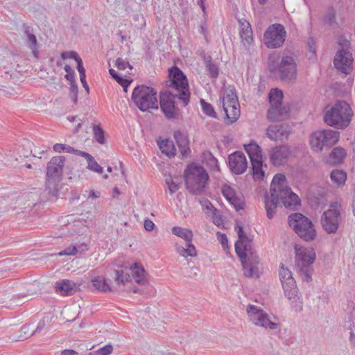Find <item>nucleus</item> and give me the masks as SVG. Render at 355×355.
<instances>
[{
	"instance_id": "40",
	"label": "nucleus",
	"mask_w": 355,
	"mask_h": 355,
	"mask_svg": "<svg viewBox=\"0 0 355 355\" xmlns=\"http://www.w3.org/2000/svg\"><path fill=\"white\" fill-rule=\"evenodd\" d=\"M53 148L54 151L58 153L66 152L68 153L75 154L79 156H80V153L83 152L82 150L75 149L73 147L70 146L69 145L62 144H55L53 146Z\"/></svg>"
},
{
	"instance_id": "27",
	"label": "nucleus",
	"mask_w": 355,
	"mask_h": 355,
	"mask_svg": "<svg viewBox=\"0 0 355 355\" xmlns=\"http://www.w3.org/2000/svg\"><path fill=\"white\" fill-rule=\"evenodd\" d=\"M244 148L248 153L250 161L263 157L262 150L256 142L251 141L250 144L244 145Z\"/></svg>"
},
{
	"instance_id": "41",
	"label": "nucleus",
	"mask_w": 355,
	"mask_h": 355,
	"mask_svg": "<svg viewBox=\"0 0 355 355\" xmlns=\"http://www.w3.org/2000/svg\"><path fill=\"white\" fill-rule=\"evenodd\" d=\"M286 181V177L282 173H277L273 177L270 188L273 186L276 189L277 191L280 193V191H284L285 187L283 186V183Z\"/></svg>"
},
{
	"instance_id": "55",
	"label": "nucleus",
	"mask_w": 355,
	"mask_h": 355,
	"mask_svg": "<svg viewBox=\"0 0 355 355\" xmlns=\"http://www.w3.org/2000/svg\"><path fill=\"white\" fill-rule=\"evenodd\" d=\"M217 238L220 242L224 250L228 248V240L227 236L221 232H217Z\"/></svg>"
},
{
	"instance_id": "5",
	"label": "nucleus",
	"mask_w": 355,
	"mask_h": 355,
	"mask_svg": "<svg viewBox=\"0 0 355 355\" xmlns=\"http://www.w3.org/2000/svg\"><path fill=\"white\" fill-rule=\"evenodd\" d=\"M295 251V268L297 274L301 277L303 282H311L313 272L312 264L316 258L314 249L296 245Z\"/></svg>"
},
{
	"instance_id": "63",
	"label": "nucleus",
	"mask_w": 355,
	"mask_h": 355,
	"mask_svg": "<svg viewBox=\"0 0 355 355\" xmlns=\"http://www.w3.org/2000/svg\"><path fill=\"white\" fill-rule=\"evenodd\" d=\"M252 33V29L249 26L245 30L243 29L242 32H241V37H243V35H244L245 40L246 41H248V38L252 39V37H251Z\"/></svg>"
},
{
	"instance_id": "22",
	"label": "nucleus",
	"mask_w": 355,
	"mask_h": 355,
	"mask_svg": "<svg viewBox=\"0 0 355 355\" xmlns=\"http://www.w3.org/2000/svg\"><path fill=\"white\" fill-rule=\"evenodd\" d=\"M173 137L181 155L183 157H187L191 153L188 137L180 130L175 131L173 134Z\"/></svg>"
},
{
	"instance_id": "52",
	"label": "nucleus",
	"mask_w": 355,
	"mask_h": 355,
	"mask_svg": "<svg viewBox=\"0 0 355 355\" xmlns=\"http://www.w3.org/2000/svg\"><path fill=\"white\" fill-rule=\"evenodd\" d=\"M115 65L119 70H124L126 67H128L130 69H132V66L128 61H125L121 58L116 60Z\"/></svg>"
},
{
	"instance_id": "16",
	"label": "nucleus",
	"mask_w": 355,
	"mask_h": 355,
	"mask_svg": "<svg viewBox=\"0 0 355 355\" xmlns=\"http://www.w3.org/2000/svg\"><path fill=\"white\" fill-rule=\"evenodd\" d=\"M247 313L248 314L250 320L254 324L275 329L277 327V324L270 321L268 315L263 312V311L257 308L254 305H249L247 308Z\"/></svg>"
},
{
	"instance_id": "34",
	"label": "nucleus",
	"mask_w": 355,
	"mask_h": 355,
	"mask_svg": "<svg viewBox=\"0 0 355 355\" xmlns=\"http://www.w3.org/2000/svg\"><path fill=\"white\" fill-rule=\"evenodd\" d=\"M162 153L166 155L168 157H173L176 154V149L172 141L168 139L162 140L158 142Z\"/></svg>"
},
{
	"instance_id": "21",
	"label": "nucleus",
	"mask_w": 355,
	"mask_h": 355,
	"mask_svg": "<svg viewBox=\"0 0 355 355\" xmlns=\"http://www.w3.org/2000/svg\"><path fill=\"white\" fill-rule=\"evenodd\" d=\"M79 285L71 280L62 279L55 283V291L62 296H70L78 290Z\"/></svg>"
},
{
	"instance_id": "51",
	"label": "nucleus",
	"mask_w": 355,
	"mask_h": 355,
	"mask_svg": "<svg viewBox=\"0 0 355 355\" xmlns=\"http://www.w3.org/2000/svg\"><path fill=\"white\" fill-rule=\"evenodd\" d=\"M165 182L168 186L171 194H173L180 188V184L174 181L171 176L167 177L165 180Z\"/></svg>"
},
{
	"instance_id": "30",
	"label": "nucleus",
	"mask_w": 355,
	"mask_h": 355,
	"mask_svg": "<svg viewBox=\"0 0 355 355\" xmlns=\"http://www.w3.org/2000/svg\"><path fill=\"white\" fill-rule=\"evenodd\" d=\"M282 284L284 291L285 295L288 299L293 298V296L297 295L298 288L294 279H288V282H282Z\"/></svg>"
},
{
	"instance_id": "32",
	"label": "nucleus",
	"mask_w": 355,
	"mask_h": 355,
	"mask_svg": "<svg viewBox=\"0 0 355 355\" xmlns=\"http://www.w3.org/2000/svg\"><path fill=\"white\" fill-rule=\"evenodd\" d=\"M239 102L236 89L234 86L229 85L224 92V96L222 98V103L231 104Z\"/></svg>"
},
{
	"instance_id": "1",
	"label": "nucleus",
	"mask_w": 355,
	"mask_h": 355,
	"mask_svg": "<svg viewBox=\"0 0 355 355\" xmlns=\"http://www.w3.org/2000/svg\"><path fill=\"white\" fill-rule=\"evenodd\" d=\"M235 229L237 230L238 234V241L235 243V252L241 262L244 275L247 277H259L257 265L259 263V259L252 249V241L244 232L240 223H236Z\"/></svg>"
},
{
	"instance_id": "10",
	"label": "nucleus",
	"mask_w": 355,
	"mask_h": 355,
	"mask_svg": "<svg viewBox=\"0 0 355 355\" xmlns=\"http://www.w3.org/2000/svg\"><path fill=\"white\" fill-rule=\"evenodd\" d=\"M340 134L332 130H318L310 136V145L315 152H320L324 147L334 145L339 139Z\"/></svg>"
},
{
	"instance_id": "42",
	"label": "nucleus",
	"mask_w": 355,
	"mask_h": 355,
	"mask_svg": "<svg viewBox=\"0 0 355 355\" xmlns=\"http://www.w3.org/2000/svg\"><path fill=\"white\" fill-rule=\"evenodd\" d=\"M200 103L201 105L202 110L205 114L214 119L217 118V114L210 103H207L203 98H200Z\"/></svg>"
},
{
	"instance_id": "33",
	"label": "nucleus",
	"mask_w": 355,
	"mask_h": 355,
	"mask_svg": "<svg viewBox=\"0 0 355 355\" xmlns=\"http://www.w3.org/2000/svg\"><path fill=\"white\" fill-rule=\"evenodd\" d=\"M252 169L254 180H262L264 178V171H263V157L251 160Z\"/></svg>"
},
{
	"instance_id": "7",
	"label": "nucleus",
	"mask_w": 355,
	"mask_h": 355,
	"mask_svg": "<svg viewBox=\"0 0 355 355\" xmlns=\"http://www.w3.org/2000/svg\"><path fill=\"white\" fill-rule=\"evenodd\" d=\"M64 161V156H55L47 164L46 191L50 197L56 198L58 196V184L62 178Z\"/></svg>"
},
{
	"instance_id": "18",
	"label": "nucleus",
	"mask_w": 355,
	"mask_h": 355,
	"mask_svg": "<svg viewBox=\"0 0 355 355\" xmlns=\"http://www.w3.org/2000/svg\"><path fill=\"white\" fill-rule=\"evenodd\" d=\"M291 132V128L286 123L270 125L266 130V135L271 140L284 141Z\"/></svg>"
},
{
	"instance_id": "25",
	"label": "nucleus",
	"mask_w": 355,
	"mask_h": 355,
	"mask_svg": "<svg viewBox=\"0 0 355 355\" xmlns=\"http://www.w3.org/2000/svg\"><path fill=\"white\" fill-rule=\"evenodd\" d=\"M347 156L346 150L342 147L334 148L329 154V162L333 165H338L343 163Z\"/></svg>"
},
{
	"instance_id": "17",
	"label": "nucleus",
	"mask_w": 355,
	"mask_h": 355,
	"mask_svg": "<svg viewBox=\"0 0 355 355\" xmlns=\"http://www.w3.org/2000/svg\"><path fill=\"white\" fill-rule=\"evenodd\" d=\"M228 164L231 171L236 175L243 174L248 167L245 155L241 151H235L228 156Z\"/></svg>"
},
{
	"instance_id": "59",
	"label": "nucleus",
	"mask_w": 355,
	"mask_h": 355,
	"mask_svg": "<svg viewBox=\"0 0 355 355\" xmlns=\"http://www.w3.org/2000/svg\"><path fill=\"white\" fill-rule=\"evenodd\" d=\"M45 322L44 320H40L38 322L36 329L33 331H31V334L30 335H33L37 333H40L45 327Z\"/></svg>"
},
{
	"instance_id": "24",
	"label": "nucleus",
	"mask_w": 355,
	"mask_h": 355,
	"mask_svg": "<svg viewBox=\"0 0 355 355\" xmlns=\"http://www.w3.org/2000/svg\"><path fill=\"white\" fill-rule=\"evenodd\" d=\"M132 275L135 282L139 284H145L147 282L146 279V270L139 263L135 262L130 266Z\"/></svg>"
},
{
	"instance_id": "19",
	"label": "nucleus",
	"mask_w": 355,
	"mask_h": 355,
	"mask_svg": "<svg viewBox=\"0 0 355 355\" xmlns=\"http://www.w3.org/2000/svg\"><path fill=\"white\" fill-rule=\"evenodd\" d=\"M291 154V150L287 145H281L272 148L269 153L271 163L275 166L284 164Z\"/></svg>"
},
{
	"instance_id": "60",
	"label": "nucleus",
	"mask_w": 355,
	"mask_h": 355,
	"mask_svg": "<svg viewBox=\"0 0 355 355\" xmlns=\"http://www.w3.org/2000/svg\"><path fill=\"white\" fill-rule=\"evenodd\" d=\"M144 226L145 230L148 232L152 231L155 227V223L151 220H150L148 218H146L144 220Z\"/></svg>"
},
{
	"instance_id": "46",
	"label": "nucleus",
	"mask_w": 355,
	"mask_h": 355,
	"mask_svg": "<svg viewBox=\"0 0 355 355\" xmlns=\"http://www.w3.org/2000/svg\"><path fill=\"white\" fill-rule=\"evenodd\" d=\"M114 272L115 274L114 281L117 284H124L125 282H129L130 275L124 273L123 270H115Z\"/></svg>"
},
{
	"instance_id": "11",
	"label": "nucleus",
	"mask_w": 355,
	"mask_h": 355,
	"mask_svg": "<svg viewBox=\"0 0 355 355\" xmlns=\"http://www.w3.org/2000/svg\"><path fill=\"white\" fill-rule=\"evenodd\" d=\"M269 69L271 73H277L279 78L285 82L295 81L297 78V65L291 56H283L278 66L270 64Z\"/></svg>"
},
{
	"instance_id": "26",
	"label": "nucleus",
	"mask_w": 355,
	"mask_h": 355,
	"mask_svg": "<svg viewBox=\"0 0 355 355\" xmlns=\"http://www.w3.org/2000/svg\"><path fill=\"white\" fill-rule=\"evenodd\" d=\"M347 178V173L342 169H333L330 173L331 181L338 187L345 184Z\"/></svg>"
},
{
	"instance_id": "28",
	"label": "nucleus",
	"mask_w": 355,
	"mask_h": 355,
	"mask_svg": "<svg viewBox=\"0 0 355 355\" xmlns=\"http://www.w3.org/2000/svg\"><path fill=\"white\" fill-rule=\"evenodd\" d=\"M175 250L180 256L184 257H194L197 256V251L191 241L186 242V248L181 245H176Z\"/></svg>"
},
{
	"instance_id": "58",
	"label": "nucleus",
	"mask_w": 355,
	"mask_h": 355,
	"mask_svg": "<svg viewBox=\"0 0 355 355\" xmlns=\"http://www.w3.org/2000/svg\"><path fill=\"white\" fill-rule=\"evenodd\" d=\"M30 325H24L21 329V337L22 339H26L27 338L31 336L32 335H30L31 334V331H30Z\"/></svg>"
},
{
	"instance_id": "13",
	"label": "nucleus",
	"mask_w": 355,
	"mask_h": 355,
	"mask_svg": "<svg viewBox=\"0 0 355 355\" xmlns=\"http://www.w3.org/2000/svg\"><path fill=\"white\" fill-rule=\"evenodd\" d=\"M178 98V94H174L168 90L159 92L160 109L164 116L168 120L178 119L181 115L180 108L175 105V99Z\"/></svg>"
},
{
	"instance_id": "48",
	"label": "nucleus",
	"mask_w": 355,
	"mask_h": 355,
	"mask_svg": "<svg viewBox=\"0 0 355 355\" xmlns=\"http://www.w3.org/2000/svg\"><path fill=\"white\" fill-rule=\"evenodd\" d=\"M293 298L288 299L291 304L294 311L297 313L301 312L303 310V302L300 300L298 295L293 296Z\"/></svg>"
},
{
	"instance_id": "36",
	"label": "nucleus",
	"mask_w": 355,
	"mask_h": 355,
	"mask_svg": "<svg viewBox=\"0 0 355 355\" xmlns=\"http://www.w3.org/2000/svg\"><path fill=\"white\" fill-rule=\"evenodd\" d=\"M172 233L183 239L186 242L192 241L193 232L189 229L176 226L172 228Z\"/></svg>"
},
{
	"instance_id": "37",
	"label": "nucleus",
	"mask_w": 355,
	"mask_h": 355,
	"mask_svg": "<svg viewBox=\"0 0 355 355\" xmlns=\"http://www.w3.org/2000/svg\"><path fill=\"white\" fill-rule=\"evenodd\" d=\"M322 21L324 24H327L329 26L337 25L336 20V11L333 6H329L323 15Z\"/></svg>"
},
{
	"instance_id": "50",
	"label": "nucleus",
	"mask_w": 355,
	"mask_h": 355,
	"mask_svg": "<svg viewBox=\"0 0 355 355\" xmlns=\"http://www.w3.org/2000/svg\"><path fill=\"white\" fill-rule=\"evenodd\" d=\"M205 68L211 78H217L219 74V70L218 66L215 63H208L207 65L205 66Z\"/></svg>"
},
{
	"instance_id": "31",
	"label": "nucleus",
	"mask_w": 355,
	"mask_h": 355,
	"mask_svg": "<svg viewBox=\"0 0 355 355\" xmlns=\"http://www.w3.org/2000/svg\"><path fill=\"white\" fill-rule=\"evenodd\" d=\"M80 156L85 157L87 162V168L92 171L96 172L97 173L101 174L103 172V168L94 159V157L89 153L83 151L80 153Z\"/></svg>"
},
{
	"instance_id": "4",
	"label": "nucleus",
	"mask_w": 355,
	"mask_h": 355,
	"mask_svg": "<svg viewBox=\"0 0 355 355\" xmlns=\"http://www.w3.org/2000/svg\"><path fill=\"white\" fill-rule=\"evenodd\" d=\"M353 111L346 101H338L324 116V121L329 126L345 129L350 123Z\"/></svg>"
},
{
	"instance_id": "43",
	"label": "nucleus",
	"mask_w": 355,
	"mask_h": 355,
	"mask_svg": "<svg viewBox=\"0 0 355 355\" xmlns=\"http://www.w3.org/2000/svg\"><path fill=\"white\" fill-rule=\"evenodd\" d=\"M203 160L211 168H219L217 159L210 151H205L202 153Z\"/></svg>"
},
{
	"instance_id": "49",
	"label": "nucleus",
	"mask_w": 355,
	"mask_h": 355,
	"mask_svg": "<svg viewBox=\"0 0 355 355\" xmlns=\"http://www.w3.org/2000/svg\"><path fill=\"white\" fill-rule=\"evenodd\" d=\"M279 279L281 282H288L290 279H294L290 270L284 267V264L281 263V269L279 270Z\"/></svg>"
},
{
	"instance_id": "54",
	"label": "nucleus",
	"mask_w": 355,
	"mask_h": 355,
	"mask_svg": "<svg viewBox=\"0 0 355 355\" xmlns=\"http://www.w3.org/2000/svg\"><path fill=\"white\" fill-rule=\"evenodd\" d=\"M61 57L64 60H66L67 58H71V59H73L75 61L76 60V59H78V58H80L78 54L76 51H73L62 52L61 53Z\"/></svg>"
},
{
	"instance_id": "56",
	"label": "nucleus",
	"mask_w": 355,
	"mask_h": 355,
	"mask_svg": "<svg viewBox=\"0 0 355 355\" xmlns=\"http://www.w3.org/2000/svg\"><path fill=\"white\" fill-rule=\"evenodd\" d=\"M113 351V347L111 345H106L98 349L97 353L100 355H109Z\"/></svg>"
},
{
	"instance_id": "35",
	"label": "nucleus",
	"mask_w": 355,
	"mask_h": 355,
	"mask_svg": "<svg viewBox=\"0 0 355 355\" xmlns=\"http://www.w3.org/2000/svg\"><path fill=\"white\" fill-rule=\"evenodd\" d=\"M92 286L98 291L107 293L112 291V288L107 284L105 277L98 276L92 279Z\"/></svg>"
},
{
	"instance_id": "62",
	"label": "nucleus",
	"mask_w": 355,
	"mask_h": 355,
	"mask_svg": "<svg viewBox=\"0 0 355 355\" xmlns=\"http://www.w3.org/2000/svg\"><path fill=\"white\" fill-rule=\"evenodd\" d=\"M307 44H308L309 51L313 53H315V41L313 37H310L308 39Z\"/></svg>"
},
{
	"instance_id": "9",
	"label": "nucleus",
	"mask_w": 355,
	"mask_h": 355,
	"mask_svg": "<svg viewBox=\"0 0 355 355\" xmlns=\"http://www.w3.org/2000/svg\"><path fill=\"white\" fill-rule=\"evenodd\" d=\"M289 226L302 239L312 241L316 237V231L312 221L301 213H294L288 217Z\"/></svg>"
},
{
	"instance_id": "8",
	"label": "nucleus",
	"mask_w": 355,
	"mask_h": 355,
	"mask_svg": "<svg viewBox=\"0 0 355 355\" xmlns=\"http://www.w3.org/2000/svg\"><path fill=\"white\" fill-rule=\"evenodd\" d=\"M131 99L138 109L142 112H146L150 109L157 110L159 107L157 90L144 85H137L135 87Z\"/></svg>"
},
{
	"instance_id": "2",
	"label": "nucleus",
	"mask_w": 355,
	"mask_h": 355,
	"mask_svg": "<svg viewBox=\"0 0 355 355\" xmlns=\"http://www.w3.org/2000/svg\"><path fill=\"white\" fill-rule=\"evenodd\" d=\"M185 186L195 196L202 195L208 184L209 177L205 168L196 163L189 164L184 171Z\"/></svg>"
},
{
	"instance_id": "29",
	"label": "nucleus",
	"mask_w": 355,
	"mask_h": 355,
	"mask_svg": "<svg viewBox=\"0 0 355 355\" xmlns=\"http://www.w3.org/2000/svg\"><path fill=\"white\" fill-rule=\"evenodd\" d=\"M284 98L283 92L278 88H272L268 94V100L270 107L282 105Z\"/></svg>"
},
{
	"instance_id": "44",
	"label": "nucleus",
	"mask_w": 355,
	"mask_h": 355,
	"mask_svg": "<svg viewBox=\"0 0 355 355\" xmlns=\"http://www.w3.org/2000/svg\"><path fill=\"white\" fill-rule=\"evenodd\" d=\"M27 46L32 51L35 58L38 57V45L36 36L33 34H29L27 36Z\"/></svg>"
},
{
	"instance_id": "53",
	"label": "nucleus",
	"mask_w": 355,
	"mask_h": 355,
	"mask_svg": "<svg viewBox=\"0 0 355 355\" xmlns=\"http://www.w3.org/2000/svg\"><path fill=\"white\" fill-rule=\"evenodd\" d=\"M78 87L77 83L70 86V95L73 102L76 104L78 102Z\"/></svg>"
},
{
	"instance_id": "61",
	"label": "nucleus",
	"mask_w": 355,
	"mask_h": 355,
	"mask_svg": "<svg viewBox=\"0 0 355 355\" xmlns=\"http://www.w3.org/2000/svg\"><path fill=\"white\" fill-rule=\"evenodd\" d=\"M18 154L20 157H28L32 153V151L28 149H24V148H21V146L18 148Z\"/></svg>"
},
{
	"instance_id": "3",
	"label": "nucleus",
	"mask_w": 355,
	"mask_h": 355,
	"mask_svg": "<svg viewBox=\"0 0 355 355\" xmlns=\"http://www.w3.org/2000/svg\"><path fill=\"white\" fill-rule=\"evenodd\" d=\"M270 190V197L268 195H266L264 197L267 217L269 219L273 218L276 208L280 202L286 208L289 209H295L297 205L300 204V199L298 196L287 187H285L284 191H280V193L277 191L273 186H272Z\"/></svg>"
},
{
	"instance_id": "47",
	"label": "nucleus",
	"mask_w": 355,
	"mask_h": 355,
	"mask_svg": "<svg viewBox=\"0 0 355 355\" xmlns=\"http://www.w3.org/2000/svg\"><path fill=\"white\" fill-rule=\"evenodd\" d=\"M221 191L227 201L232 200V198L236 196L235 190L227 184H224L222 187Z\"/></svg>"
},
{
	"instance_id": "23",
	"label": "nucleus",
	"mask_w": 355,
	"mask_h": 355,
	"mask_svg": "<svg viewBox=\"0 0 355 355\" xmlns=\"http://www.w3.org/2000/svg\"><path fill=\"white\" fill-rule=\"evenodd\" d=\"M223 108L229 124H232L238 120L241 114L239 102H237V104H225L224 103Z\"/></svg>"
},
{
	"instance_id": "15",
	"label": "nucleus",
	"mask_w": 355,
	"mask_h": 355,
	"mask_svg": "<svg viewBox=\"0 0 355 355\" xmlns=\"http://www.w3.org/2000/svg\"><path fill=\"white\" fill-rule=\"evenodd\" d=\"M338 44L343 48L336 53L334 58V64L335 68L341 71L343 73H346V68H349L352 65V54L347 49H344V47L347 46L349 44V42L346 39H340Z\"/></svg>"
},
{
	"instance_id": "57",
	"label": "nucleus",
	"mask_w": 355,
	"mask_h": 355,
	"mask_svg": "<svg viewBox=\"0 0 355 355\" xmlns=\"http://www.w3.org/2000/svg\"><path fill=\"white\" fill-rule=\"evenodd\" d=\"M78 252L76 246H69L59 253V255H75Z\"/></svg>"
},
{
	"instance_id": "39",
	"label": "nucleus",
	"mask_w": 355,
	"mask_h": 355,
	"mask_svg": "<svg viewBox=\"0 0 355 355\" xmlns=\"http://www.w3.org/2000/svg\"><path fill=\"white\" fill-rule=\"evenodd\" d=\"M92 131L94 137L100 144H105L106 139L105 137V132L99 124L92 123Z\"/></svg>"
},
{
	"instance_id": "14",
	"label": "nucleus",
	"mask_w": 355,
	"mask_h": 355,
	"mask_svg": "<svg viewBox=\"0 0 355 355\" xmlns=\"http://www.w3.org/2000/svg\"><path fill=\"white\" fill-rule=\"evenodd\" d=\"M286 37V31L283 25L274 24L268 27L263 34L264 44L268 48L276 49L282 46Z\"/></svg>"
},
{
	"instance_id": "38",
	"label": "nucleus",
	"mask_w": 355,
	"mask_h": 355,
	"mask_svg": "<svg viewBox=\"0 0 355 355\" xmlns=\"http://www.w3.org/2000/svg\"><path fill=\"white\" fill-rule=\"evenodd\" d=\"M109 73L110 76L119 84L121 85L124 91L126 92L128 91V88L130 83L132 82V79H125L123 78L122 76H119V73L114 70L113 69H109Z\"/></svg>"
},
{
	"instance_id": "64",
	"label": "nucleus",
	"mask_w": 355,
	"mask_h": 355,
	"mask_svg": "<svg viewBox=\"0 0 355 355\" xmlns=\"http://www.w3.org/2000/svg\"><path fill=\"white\" fill-rule=\"evenodd\" d=\"M354 330H355V322H353L352 328H351L349 341L354 346H355V334Z\"/></svg>"
},
{
	"instance_id": "6",
	"label": "nucleus",
	"mask_w": 355,
	"mask_h": 355,
	"mask_svg": "<svg viewBox=\"0 0 355 355\" xmlns=\"http://www.w3.org/2000/svg\"><path fill=\"white\" fill-rule=\"evenodd\" d=\"M168 81L166 85L175 89L178 93V98L186 107L190 102L191 92L187 76L176 65L168 69Z\"/></svg>"
},
{
	"instance_id": "45",
	"label": "nucleus",
	"mask_w": 355,
	"mask_h": 355,
	"mask_svg": "<svg viewBox=\"0 0 355 355\" xmlns=\"http://www.w3.org/2000/svg\"><path fill=\"white\" fill-rule=\"evenodd\" d=\"M235 209L236 211L243 210L245 206L243 196L236 195L235 197L228 201Z\"/></svg>"
},
{
	"instance_id": "20",
	"label": "nucleus",
	"mask_w": 355,
	"mask_h": 355,
	"mask_svg": "<svg viewBox=\"0 0 355 355\" xmlns=\"http://www.w3.org/2000/svg\"><path fill=\"white\" fill-rule=\"evenodd\" d=\"M289 107L284 105L270 107L267 112V118L272 122L281 121L289 116Z\"/></svg>"
},
{
	"instance_id": "12",
	"label": "nucleus",
	"mask_w": 355,
	"mask_h": 355,
	"mask_svg": "<svg viewBox=\"0 0 355 355\" xmlns=\"http://www.w3.org/2000/svg\"><path fill=\"white\" fill-rule=\"evenodd\" d=\"M340 211L341 205L338 202H334L322 214L320 223L327 233L334 234L338 230L341 221Z\"/></svg>"
}]
</instances>
